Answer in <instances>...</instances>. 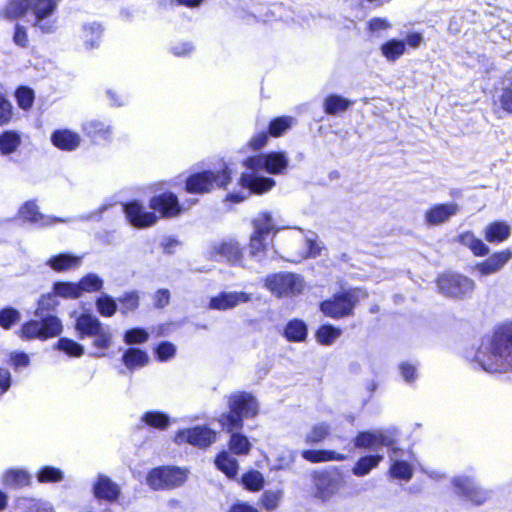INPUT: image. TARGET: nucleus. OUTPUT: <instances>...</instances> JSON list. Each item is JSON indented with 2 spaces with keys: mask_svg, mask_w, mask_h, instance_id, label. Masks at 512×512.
<instances>
[{
  "mask_svg": "<svg viewBox=\"0 0 512 512\" xmlns=\"http://www.w3.org/2000/svg\"><path fill=\"white\" fill-rule=\"evenodd\" d=\"M246 171L242 172L238 180L241 190L229 192L225 201L238 204L246 200L251 194L262 195L270 191L276 181L269 175L284 174L289 166V158L284 151H270L248 156L243 160Z\"/></svg>",
  "mask_w": 512,
  "mask_h": 512,
  "instance_id": "nucleus-1",
  "label": "nucleus"
},
{
  "mask_svg": "<svg viewBox=\"0 0 512 512\" xmlns=\"http://www.w3.org/2000/svg\"><path fill=\"white\" fill-rule=\"evenodd\" d=\"M253 233L247 247L241 248L235 240H223L213 243L210 253L215 261L220 259L227 260L231 265L243 266V255L247 252L249 257L257 262H262L266 258L268 242L267 238L272 234V238L280 230L274 222L271 212L264 211L252 220ZM273 239H271V242Z\"/></svg>",
  "mask_w": 512,
  "mask_h": 512,
  "instance_id": "nucleus-2",
  "label": "nucleus"
},
{
  "mask_svg": "<svg viewBox=\"0 0 512 512\" xmlns=\"http://www.w3.org/2000/svg\"><path fill=\"white\" fill-rule=\"evenodd\" d=\"M399 435L400 431L396 427L359 431L352 439V444L354 448L367 450L369 453L358 458L351 469L352 474L356 477H364L377 468L385 458L382 451L384 447L392 454H396L399 450L397 447Z\"/></svg>",
  "mask_w": 512,
  "mask_h": 512,
  "instance_id": "nucleus-3",
  "label": "nucleus"
},
{
  "mask_svg": "<svg viewBox=\"0 0 512 512\" xmlns=\"http://www.w3.org/2000/svg\"><path fill=\"white\" fill-rule=\"evenodd\" d=\"M474 361L488 373H502L512 367V322L481 338Z\"/></svg>",
  "mask_w": 512,
  "mask_h": 512,
  "instance_id": "nucleus-4",
  "label": "nucleus"
},
{
  "mask_svg": "<svg viewBox=\"0 0 512 512\" xmlns=\"http://www.w3.org/2000/svg\"><path fill=\"white\" fill-rule=\"evenodd\" d=\"M59 304L58 296L53 290L50 293L42 294L34 311L35 319L23 322L17 331L18 336L25 341L35 339L46 341L60 336L63 332V324L54 313Z\"/></svg>",
  "mask_w": 512,
  "mask_h": 512,
  "instance_id": "nucleus-5",
  "label": "nucleus"
},
{
  "mask_svg": "<svg viewBox=\"0 0 512 512\" xmlns=\"http://www.w3.org/2000/svg\"><path fill=\"white\" fill-rule=\"evenodd\" d=\"M232 180V171L229 166L223 162L217 170L196 169L190 172L185 178L182 175L169 180L171 187H177L184 183V191L188 194L203 195L211 191L214 185L218 188H226Z\"/></svg>",
  "mask_w": 512,
  "mask_h": 512,
  "instance_id": "nucleus-6",
  "label": "nucleus"
},
{
  "mask_svg": "<svg viewBox=\"0 0 512 512\" xmlns=\"http://www.w3.org/2000/svg\"><path fill=\"white\" fill-rule=\"evenodd\" d=\"M229 411L222 413L220 423L225 430L242 429L244 419L254 418L259 413L256 397L246 391L232 393L228 399Z\"/></svg>",
  "mask_w": 512,
  "mask_h": 512,
  "instance_id": "nucleus-7",
  "label": "nucleus"
},
{
  "mask_svg": "<svg viewBox=\"0 0 512 512\" xmlns=\"http://www.w3.org/2000/svg\"><path fill=\"white\" fill-rule=\"evenodd\" d=\"M169 186V181H162L153 184L150 189L154 195L149 199L148 206L160 218H177L186 211L185 203H182L178 195L170 190L164 189Z\"/></svg>",
  "mask_w": 512,
  "mask_h": 512,
  "instance_id": "nucleus-8",
  "label": "nucleus"
},
{
  "mask_svg": "<svg viewBox=\"0 0 512 512\" xmlns=\"http://www.w3.org/2000/svg\"><path fill=\"white\" fill-rule=\"evenodd\" d=\"M359 288L342 289L332 297L319 302V310L326 317L339 320L354 314L359 303Z\"/></svg>",
  "mask_w": 512,
  "mask_h": 512,
  "instance_id": "nucleus-9",
  "label": "nucleus"
},
{
  "mask_svg": "<svg viewBox=\"0 0 512 512\" xmlns=\"http://www.w3.org/2000/svg\"><path fill=\"white\" fill-rule=\"evenodd\" d=\"M313 495L322 501L330 500L344 484V474L337 466L315 470L311 473Z\"/></svg>",
  "mask_w": 512,
  "mask_h": 512,
  "instance_id": "nucleus-10",
  "label": "nucleus"
},
{
  "mask_svg": "<svg viewBox=\"0 0 512 512\" xmlns=\"http://www.w3.org/2000/svg\"><path fill=\"white\" fill-rule=\"evenodd\" d=\"M188 478V470L175 465L152 468L146 476L147 485L155 490H172L182 486Z\"/></svg>",
  "mask_w": 512,
  "mask_h": 512,
  "instance_id": "nucleus-11",
  "label": "nucleus"
},
{
  "mask_svg": "<svg viewBox=\"0 0 512 512\" xmlns=\"http://www.w3.org/2000/svg\"><path fill=\"white\" fill-rule=\"evenodd\" d=\"M265 287L276 297L300 294L304 287L301 275L293 272H277L265 278Z\"/></svg>",
  "mask_w": 512,
  "mask_h": 512,
  "instance_id": "nucleus-12",
  "label": "nucleus"
},
{
  "mask_svg": "<svg viewBox=\"0 0 512 512\" xmlns=\"http://www.w3.org/2000/svg\"><path fill=\"white\" fill-rule=\"evenodd\" d=\"M440 293L447 297L462 299L471 294L475 288V282L462 274L446 272L440 274L436 280Z\"/></svg>",
  "mask_w": 512,
  "mask_h": 512,
  "instance_id": "nucleus-13",
  "label": "nucleus"
},
{
  "mask_svg": "<svg viewBox=\"0 0 512 512\" xmlns=\"http://www.w3.org/2000/svg\"><path fill=\"white\" fill-rule=\"evenodd\" d=\"M60 0H31L30 12L33 15V26L42 33L51 34L57 29L54 13Z\"/></svg>",
  "mask_w": 512,
  "mask_h": 512,
  "instance_id": "nucleus-14",
  "label": "nucleus"
},
{
  "mask_svg": "<svg viewBox=\"0 0 512 512\" xmlns=\"http://www.w3.org/2000/svg\"><path fill=\"white\" fill-rule=\"evenodd\" d=\"M122 211L127 223L136 229H145L154 226L159 217L148 210L141 200L132 199L122 203Z\"/></svg>",
  "mask_w": 512,
  "mask_h": 512,
  "instance_id": "nucleus-15",
  "label": "nucleus"
},
{
  "mask_svg": "<svg viewBox=\"0 0 512 512\" xmlns=\"http://www.w3.org/2000/svg\"><path fill=\"white\" fill-rule=\"evenodd\" d=\"M18 215L23 221L36 225L40 228L69 222V219L67 218L48 216L41 213L35 200H28L24 202L18 210Z\"/></svg>",
  "mask_w": 512,
  "mask_h": 512,
  "instance_id": "nucleus-16",
  "label": "nucleus"
},
{
  "mask_svg": "<svg viewBox=\"0 0 512 512\" xmlns=\"http://www.w3.org/2000/svg\"><path fill=\"white\" fill-rule=\"evenodd\" d=\"M176 437L182 442L199 448H207L216 441V432L206 425H199L180 429Z\"/></svg>",
  "mask_w": 512,
  "mask_h": 512,
  "instance_id": "nucleus-17",
  "label": "nucleus"
},
{
  "mask_svg": "<svg viewBox=\"0 0 512 512\" xmlns=\"http://www.w3.org/2000/svg\"><path fill=\"white\" fill-rule=\"evenodd\" d=\"M451 483L457 495L471 501L475 505H481L487 499V493L471 477L456 476L452 478Z\"/></svg>",
  "mask_w": 512,
  "mask_h": 512,
  "instance_id": "nucleus-18",
  "label": "nucleus"
},
{
  "mask_svg": "<svg viewBox=\"0 0 512 512\" xmlns=\"http://www.w3.org/2000/svg\"><path fill=\"white\" fill-rule=\"evenodd\" d=\"M92 494L98 501L114 504L119 501L121 488L109 476L99 473L92 484Z\"/></svg>",
  "mask_w": 512,
  "mask_h": 512,
  "instance_id": "nucleus-19",
  "label": "nucleus"
},
{
  "mask_svg": "<svg viewBox=\"0 0 512 512\" xmlns=\"http://www.w3.org/2000/svg\"><path fill=\"white\" fill-rule=\"evenodd\" d=\"M252 299L251 294L245 291H221L209 299L208 307L212 310H229L239 304L248 303Z\"/></svg>",
  "mask_w": 512,
  "mask_h": 512,
  "instance_id": "nucleus-20",
  "label": "nucleus"
},
{
  "mask_svg": "<svg viewBox=\"0 0 512 512\" xmlns=\"http://www.w3.org/2000/svg\"><path fill=\"white\" fill-rule=\"evenodd\" d=\"M512 259V250L507 248L502 251L489 254L488 258L475 265V270L481 276H488L499 272Z\"/></svg>",
  "mask_w": 512,
  "mask_h": 512,
  "instance_id": "nucleus-21",
  "label": "nucleus"
},
{
  "mask_svg": "<svg viewBox=\"0 0 512 512\" xmlns=\"http://www.w3.org/2000/svg\"><path fill=\"white\" fill-rule=\"evenodd\" d=\"M459 211L455 202L438 203L430 207L425 213V222L428 226H438L449 221Z\"/></svg>",
  "mask_w": 512,
  "mask_h": 512,
  "instance_id": "nucleus-22",
  "label": "nucleus"
},
{
  "mask_svg": "<svg viewBox=\"0 0 512 512\" xmlns=\"http://www.w3.org/2000/svg\"><path fill=\"white\" fill-rule=\"evenodd\" d=\"M101 321L89 309L84 310L75 317L74 327L79 339L91 337L97 331L101 330Z\"/></svg>",
  "mask_w": 512,
  "mask_h": 512,
  "instance_id": "nucleus-23",
  "label": "nucleus"
},
{
  "mask_svg": "<svg viewBox=\"0 0 512 512\" xmlns=\"http://www.w3.org/2000/svg\"><path fill=\"white\" fill-rule=\"evenodd\" d=\"M82 259V256L72 252H61L52 255L46 261V265L55 272L63 273L78 268L82 263Z\"/></svg>",
  "mask_w": 512,
  "mask_h": 512,
  "instance_id": "nucleus-24",
  "label": "nucleus"
},
{
  "mask_svg": "<svg viewBox=\"0 0 512 512\" xmlns=\"http://www.w3.org/2000/svg\"><path fill=\"white\" fill-rule=\"evenodd\" d=\"M51 143L63 151H74L80 145V135L70 129H56L50 136Z\"/></svg>",
  "mask_w": 512,
  "mask_h": 512,
  "instance_id": "nucleus-25",
  "label": "nucleus"
},
{
  "mask_svg": "<svg viewBox=\"0 0 512 512\" xmlns=\"http://www.w3.org/2000/svg\"><path fill=\"white\" fill-rule=\"evenodd\" d=\"M281 334L288 342L301 343L308 337V325L300 318H293L285 324Z\"/></svg>",
  "mask_w": 512,
  "mask_h": 512,
  "instance_id": "nucleus-26",
  "label": "nucleus"
},
{
  "mask_svg": "<svg viewBox=\"0 0 512 512\" xmlns=\"http://www.w3.org/2000/svg\"><path fill=\"white\" fill-rule=\"evenodd\" d=\"M511 236V226L503 220L489 223L484 229V238L491 244H499Z\"/></svg>",
  "mask_w": 512,
  "mask_h": 512,
  "instance_id": "nucleus-27",
  "label": "nucleus"
},
{
  "mask_svg": "<svg viewBox=\"0 0 512 512\" xmlns=\"http://www.w3.org/2000/svg\"><path fill=\"white\" fill-rule=\"evenodd\" d=\"M300 454L304 460L310 463L344 461L347 459V455L332 449H304Z\"/></svg>",
  "mask_w": 512,
  "mask_h": 512,
  "instance_id": "nucleus-28",
  "label": "nucleus"
},
{
  "mask_svg": "<svg viewBox=\"0 0 512 512\" xmlns=\"http://www.w3.org/2000/svg\"><path fill=\"white\" fill-rule=\"evenodd\" d=\"M456 241L467 247L476 257H485L490 254L489 246L482 239L476 237L472 231L460 233Z\"/></svg>",
  "mask_w": 512,
  "mask_h": 512,
  "instance_id": "nucleus-29",
  "label": "nucleus"
},
{
  "mask_svg": "<svg viewBox=\"0 0 512 512\" xmlns=\"http://www.w3.org/2000/svg\"><path fill=\"white\" fill-rule=\"evenodd\" d=\"M401 449L396 452V454H392L389 452L390 458V467H389V476L393 479L409 481L414 474L413 466L405 460L396 459L399 455Z\"/></svg>",
  "mask_w": 512,
  "mask_h": 512,
  "instance_id": "nucleus-30",
  "label": "nucleus"
},
{
  "mask_svg": "<svg viewBox=\"0 0 512 512\" xmlns=\"http://www.w3.org/2000/svg\"><path fill=\"white\" fill-rule=\"evenodd\" d=\"M149 360L145 350L134 347L124 349L121 357L123 365L130 371L146 366Z\"/></svg>",
  "mask_w": 512,
  "mask_h": 512,
  "instance_id": "nucleus-31",
  "label": "nucleus"
},
{
  "mask_svg": "<svg viewBox=\"0 0 512 512\" xmlns=\"http://www.w3.org/2000/svg\"><path fill=\"white\" fill-rule=\"evenodd\" d=\"M216 468L224 473L229 479H236L239 471V463L236 458L226 451H220L214 460Z\"/></svg>",
  "mask_w": 512,
  "mask_h": 512,
  "instance_id": "nucleus-32",
  "label": "nucleus"
},
{
  "mask_svg": "<svg viewBox=\"0 0 512 512\" xmlns=\"http://www.w3.org/2000/svg\"><path fill=\"white\" fill-rule=\"evenodd\" d=\"M353 101L337 93L327 95L323 101V110L327 115H338L347 111Z\"/></svg>",
  "mask_w": 512,
  "mask_h": 512,
  "instance_id": "nucleus-33",
  "label": "nucleus"
},
{
  "mask_svg": "<svg viewBox=\"0 0 512 512\" xmlns=\"http://www.w3.org/2000/svg\"><path fill=\"white\" fill-rule=\"evenodd\" d=\"M242 429L226 430L230 434L229 450L235 455H247L251 451L252 444L249 438L241 432Z\"/></svg>",
  "mask_w": 512,
  "mask_h": 512,
  "instance_id": "nucleus-34",
  "label": "nucleus"
},
{
  "mask_svg": "<svg viewBox=\"0 0 512 512\" xmlns=\"http://www.w3.org/2000/svg\"><path fill=\"white\" fill-rule=\"evenodd\" d=\"M3 483L8 488H22L31 483V475L25 469L10 468L4 473Z\"/></svg>",
  "mask_w": 512,
  "mask_h": 512,
  "instance_id": "nucleus-35",
  "label": "nucleus"
},
{
  "mask_svg": "<svg viewBox=\"0 0 512 512\" xmlns=\"http://www.w3.org/2000/svg\"><path fill=\"white\" fill-rule=\"evenodd\" d=\"M343 330L331 323L321 324L315 331V339L318 344L331 346L342 335Z\"/></svg>",
  "mask_w": 512,
  "mask_h": 512,
  "instance_id": "nucleus-36",
  "label": "nucleus"
},
{
  "mask_svg": "<svg viewBox=\"0 0 512 512\" xmlns=\"http://www.w3.org/2000/svg\"><path fill=\"white\" fill-rule=\"evenodd\" d=\"M141 422L151 428L165 431L171 424V418L166 412L150 410L141 416Z\"/></svg>",
  "mask_w": 512,
  "mask_h": 512,
  "instance_id": "nucleus-37",
  "label": "nucleus"
},
{
  "mask_svg": "<svg viewBox=\"0 0 512 512\" xmlns=\"http://www.w3.org/2000/svg\"><path fill=\"white\" fill-rule=\"evenodd\" d=\"M21 134L15 130H4L0 133V155L10 156L21 145Z\"/></svg>",
  "mask_w": 512,
  "mask_h": 512,
  "instance_id": "nucleus-38",
  "label": "nucleus"
},
{
  "mask_svg": "<svg viewBox=\"0 0 512 512\" xmlns=\"http://www.w3.org/2000/svg\"><path fill=\"white\" fill-rule=\"evenodd\" d=\"M296 122V118L292 116H277L269 121L267 131L272 137H281L290 130Z\"/></svg>",
  "mask_w": 512,
  "mask_h": 512,
  "instance_id": "nucleus-39",
  "label": "nucleus"
},
{
  "mask_svg": "<svg viewBox=\"0 0 512 512\" xmlns=\"http://www.w3.org/2000/svg\"><path fill=\"white\" fill-rule=\"evenodd\" d=\"M52 289L58 297L63 299H78L81 297L78 281H55L52 284Z\"/></svg>",
  "mask_w": 512,
  "mask_h": 512,
  "instance_id": "nucleus-40",
  "label": "nucleus"
},
{
  "mask_svg": "<svg viewBox=\"0 0 512 512\" xmlns=\"http://www.w3.org/2000/svg\"><path fill=\"white\" fill-rule=\"evenodd\" d=\"M97 312L103 317H112L118 310V298L102 292L95 300Z\"/></svg>",
  "mask_w": 512,
  "mask_h": 512,
  "instance_id": "nucleus-41",
  "label": "nucleus"
},
{
  "mask_svg": "<svg viewBox=\"0 0 512 512\" xmlns=\"http://www.w3.org/2000/svg\"><path fill=\"white\" fill-rule=\"evenodd\" d=\"M31 0H9L4 8V17L15 20L30 12Z\"/></svg>",
  "mask_w": 512,
  "mask_h": 512,
  "instance_id": "nucleus-42",
  "label": "nucleus"
},
{
  "mask_svg": "<svg viewBox=\"0 0 512 512\" xmlns=\"http://www.w3.org/2000/svg\"><path fill=\"white\" fill-rule=\"evenodd\" d=\"M381 54L391 62L399 59L404 53V43L399 38H391L380 46Z\"/></svg>",
  "mask_w": 512,
  "mask_h": 512,
  "instance_id": "nucleus-43",
  "label": "nucleus"
},
{
  "mask_svg": "<svg viewBox=\"0 0 512 512\" xmlns=\"http://www.w3.org/2000/svg\"><path fill=\"white\" fill-rule=\"evenodd\" d=\"M53 348L65 353L69 357H81L85 351L82 344L67 337H60L54 344Z\"/></svg>",
  "mask_w": 512,
  "mask_h": 512,
  "instance_id": "nucleus-44",
  "label": "nucleus"
},
{
  "mask_svg": "<svg viewBox=\"0 0 512 512\" xmlns=\"http://www.w3.org/2000/svg\"><path fill=\"white\" fill-rule=\"evenodd\" d=\"M78 285L82 296L84 293L101 291L104 287V280L97 273L89 272L80 278Z\"/></svg>",
  "mask_w": 512,
  "mask_h": 512,
  "instance_id": "nucleus-45",
  "label": "nucleus"
},
{
  "mask_svg": "<svg viewBox=\"0 0 512 512\" xmlns=\"http://www.w3.org/2000/svg\"><path fill=\"white\" fill-rule=\"evenodd\" d=\"M94 240L100 245L119 246L124 239L120 232L116 229H99L94 233Z\"/></svg>",
  "mask_w": 512,
  "mask_h": 512,
  "instance_id": "nucleus-46",
  "label": "nucleus"
},
{
  "mask_svg": "<svg viewBox=\"0 0 512 512\" xmlns=\"http://www.w3.org/2000/svg\"><path fill=\"white\" fill-rule=\"evenodd\" d=\"M118 304H120V312L122 315H127L138 309L140 305V296L137 290L124 292L118 297Z\"/></svg>",
  "mask_w": 512,
  "mask_h": 512,
  "instance_id": "nucleus-47",
  "label": "nucleus"
},
{
  "mask_svg": "<svg viewBox=\"0 0 512 512\" xmlns=\"http://www.w3.org/2000/svg\"><path fill=\"white\" fill-rule=\"evenodd\" d=\"M331 433V427L326 422H320L312 426L309 433L305 436V442L314 446L324 441Z\"/></svg>",
  "mask_w": 512,
  "mask_h": 512,
  "instance_id": "nucleus-48",
  "label": "nucleus"
},
{
  "mask_svg": "<svg viewBox=\"0 0 512 512\" xmlns=\"http://www.w3.org/2000/svg\"><path fill=\"white\" fill-rule=\"evenodd\" d=\"M103 33L101 24L93 22L84 25V43L87 49L98 48Z\"/></svg>",
  "mask_w": 512,
  "mask_h": 512,
  "instance_id": "nucleus-49",
  "label": "nucleus"
},
{
  "mask_svg": "<svg viewBox=\"0 0 512 512\" xmlns=\"http://www.w3.org/2000/svg\"><path fill=\"white\" fill-rule=\"evenodd\" d=\"M241 484L247 490L259 491L264 487L265 479L260 471L251 469L242 474Z\"/></svg>",
  "mask_w": 512,
  "mask_h": 512,
  "instance_id": "nucleus-50",
  "label": "nucleus"
},
{
  "mask_svg": "<svg viewBox=\"0 0 512 512\" xmlns=\"http://www.w3.org/2000/svg\"><path fill=\"white\" fill-rule=\"evenodd\" d=\"M64 472L55 466L45 465L36 473L39 483H59L64 479Z\"/></svg>",
  "mask_w": 512,
  "mask_h": 512,
  "instance_id": "nucleus-51",
  "label": "nucleus"
},
{
  "mask_svg": "<svg viewBox=\"0 0 512 512\" xmlns=\"http://www.w3.org/2000/svg\"><path fill=\"white\" fill-rule=\"evenodd\" d=\"M21 320V312L13 306H5L0 309V327L4 330L11 329Z\"/></svg>",
  "mask_w": 512,
  "mask_h": 512,
  "instance_id": "nucleus-52",
  "label": "nucleus"
},
{
  "mask_svg": "<svg viewBox=\"0 0 512 512\" xmlns=\"http://www.w3.org/2000/svg\"><path fill=\"white\" fill-rule=\"evenodd\" d=\"M176 352V345L168 340L160 341L155 345L153 349L155 359L160 362H167L173 359L176 355Z\"/></svg>",
  "mask_w": 512,
  "mask_h": 512,
  "instance_id": "nucleus-53",
  "label": "nucleus"
},
{
  "mask_svg": "<svg viewBox=\"0 0 512 512\" xmlns=\"http://www.w3.org/2000/svg\"><path fill=\"white\" fill-rule=\"evenodd\" d=\"M297 451L295 450H285L281 452L275 459V463L271 465V471H290L292 469L293 464L296 461Z\"/></svg>",
  "mask_w": 512,
  "mask_h": 512,
  "instance_id": "nucleus-54",
  "label": "nucleus"
},
{
  "mask_svg": "<svg viewBox=\"0 0 512 512\" xmlns=\"http://www.w3.org/2000/svg\"><path fill=\"white\" fill-rule=\"evenodd\" d=\"M150 333L144 327H133L125 331L123 341L127 345L143 344L148 341Z\"/></svg>",
  "mask_w": 512,
  "mask_h": 512,
  "instance_id": "nucleus-55",
  "label": "nucleus"
},
{
  "mask_svg": "<svg viewBox=\"0 0 512 512\" xmlns=\"http://www.w3.org/2000/svg\"><path fill=\"white\" fill-rule=\"evenodd\" d=\"M15 98L17 105L24 111H28L33 106L35 92L28 86H20L16 89Z\"/></svg>",
  "mask_w": 512,
  "mask_h": 512,
  "instance_id": "nucleus-56",
  "label": "nucleus"
},
{
  "mask_svg": "<svg viewBox=\"0 0 512 512\" xmlns=\"http://www.w3.org/2000/svg\"><path fill=\"white\" fill-rule=\"evenodd\" d=\"M281 497H282V492L279 490L278 491H271V490L264 491L262 494V497H261V503H262L263 508L267 511L275 510L279 506Z\"/></svg>",
  "mask_w": 512,
  "mask_h": 512,
  "instance_id": "nucleus-57",
  "label": "nucleus"
},
{
  "mask_svg": "<svg viewBox=\"0 0 512 512\" xmlns=\"http://www.w3.org/2000/svg\"><path fill=\"white\" fill-rule=\"evenodd\" d=\"M83 130L89 137H95L97 135H100L103 138H106V135L110 133L109 127L98 120L86 122L83 125Z\"/></svg>",
  "mask_w": 512,
  "mask_h": 512,
  "instance_id": "nucleus-58",
  "label": "nucleus"
},
{
  "mask_svg": "<svg viewBox=\"0 0 512 512\" xmlns=\"http://www.w3.org/2000/svg\"><path fill=\"white\" fill-rule=\"evenodd\" d=\"M91 337L94 338L93 345L101 350H105L110 347L112 341V335L108 328L102 325L101 330L93 334Z\"/></svg>",
  "mask_w": 512,
  "mask_h": 512,
  "instance_id": "nucleus-59",
  "label": "nucleus"
},
{
  "mask_svg": "<svg viewBox=\"0 0 512 512\" xmlns=\"http://www.w3.org/2000/svg\"><path fill=\"white\" fill-rule=\"evenodd\" d=\"M9 361L15 371H20L30 365V357L24 351H13L9 355Z\"/></svg>",
  "mask_w": 512,
  "mask_h": 512,
  "instance_id": "nucleus-60",
  "label": "nucleus"
},
{
  "mask_svg": "<svg viewBox=\"0 0 512 512\" xmlns=\"http://www.w3.org/2000/svg\"><path fill=\"white\" fill-rule=\"evenodd\" d=\"M12 40L16 46L20 48H27L29 41L26 27L20 23H16L14 26Z\"/></svg>",
  "mask_w": 512,
  "mask_h": 512,
  "instance_id": "nucleus-61",
  "label": "nucleus"
},
{
  "mask_svg": "<svg viewBox=\"0 0 512 512\" xmlns=\"http://www.w3.org/2000/svg\"><path fill=\"white\" fill-rule=\"evenodd\" d=\"M13 114V106L10 101L0 93V125L7 124Z\"/></svg>",
  "mask_w": 512,
  "mask_h": 512,
  "instance_id": "nucleus-62",
  "label": "nucleus"
},
{
  "mask_svg": "<svg viewBox=\"0 0 512 512\" xmlns=\"http://www.w3.org/2000/svg\"><path fill=\"white\" fill-rule=\"evenodd\" d=\"M270 137L272 136L269 134L267 130L260 131L251 138L248 145L251 148V150L260 151L262 148L266 146Z\"/></svg>",
  "mask_w": 512,
  "mask_h": 512,
  "instance_id": "nucleus-63",
  "label": "nucleus"
},
{
  "mask_svg": "<svg viewBox=\"0 0 512 512\" xmlns=\"http://www.w3.org/2000/svg\"><path fill=\"white\" fill-rule=\"evenodd\" d=\"M500 107L508 114H512V86H507L502 89L499 96Z\"/></svg>",
  "mask_w": 512,
  "mask_h": 512,
  "instance_id": "nucleus-64",
  "label": "nucleus"
}]
</instances>
